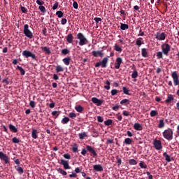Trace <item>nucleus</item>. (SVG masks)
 Instances as JSON below:
<instances>
[{"instance_id":"nucleus-12","label":"nucleus","mask_w":179,"mask_h":179,"mask_svg":"<svg viewBox=\"0 0 179 179\" xmlns=\"http://www.w3.org/2000/svg\"><path fill=\"white\" fill-rule=\"evenodd\" d=\"M64 168V170H69L71 169V166L69 165V162L67 160L61 159L60 163Z\"/></svg>"},{"instance_id":"nucleus-47","label":"nucleus","mask_w":179,"mask_h":179,"mask_svg":"<svg viewBox=\"0 0 179 179\" xmlns=\"http://www.w3.org/2000/svg\"><path fill=\"white\" fill-rule=\"evenodd\" d=\"M157 115H158L157 110H151L150 113V117H155V116Z\"/></svg>"},{"instance_id":"nucleus-57","label":"nucleus","mask_w":179,"mask_h":179,"mask_svg":"<svg viewBox=\"0 0 179 179\" xmlns=\"http://www.w3.org/2000/svg\"><path fill=\"white\" fill-rule=\"evenodd\" d=\"M94 21H95V22H96V24H98V23H99V22H101V21H102V19L100 18V17H95L94 18Z\"/></svg>"},{"instance_id":"nucleus-14","label":"nucleus","mask_w":179,"mask_h":179,"mask_svg":"<svg viewBox=\"0 0 179 179\" xmlns=\"http://www.w3.org/2000/svg\"><path fill=\"white\" fill-rule=\"evenodd\" d=\"M121 64H122V59L121 57H117L116 59V62L115 63V69H119L121 66Z\"/></svg>"},{"instance_id":"nucleus-35","label":"nucleus","mask_w":179,"mask_h":179,"mask_svg":"<svg viewBox=\"0 0 179 179\" xmlns=\"http://www.w3.org/2000/svg\"><path fill=\"white\" fill-rule=\"evenodd\" d=\"M116 163L117 164V166H121V164L122 163V160L120 156H116Z\"/></svg>"},{"instance_id":"nucleus-33","label":"nucleus","mask_w":179,"mask_h":179,"mask_svg":"<svg viewBox=\"0 0 179 179\" xmlns=\"http://www.w3.org/2000/svg\"><path fill=\"white\" fill-rule=\"evenodd\" d=\"M141 55H142L143 57H148V52H147V50L145 48H143L141 50Z\"/></svg>"},{"instance_id":"nucleus-62","label":"nucleus","mask_w":179,"mask_h":179,"mask_svg":"<svg viewBox=\"0 0 179 179\" xmlns=\"http://www.w3.org/2000/svg\"><path fill=\"white\" fill-rule=\"evenodd\" d=\"M73 8H75V9H78V2H77V1H74V2L73 3Z\"/></svg>"},{"instance_id":"nucleus-61","label":"nucleus","mask_w":179,"mask_h":179,"mask_svg":"<svg viewBox=\"0 0 179 179\" xmlns=\"http://www.w3.org/2000/svg\"><path fill=\"white\" fill-rule=\"evenodd\" d=\"M36 4L39 5V6H43L45 4V2L40 0H36Z\"/></svg>"},{"instance_id":"nucleus-38","label":"nucleus","mask_w":179,"mask_h":179,"mask_svg":"<svg viewBox=\"0 0 179 179\" xmlns=\"http://www.w3.org/2000/svg\"><path fill=\"white\" fill-rule=\"evenodd\" d=\"M129 164H130V166H136L138 162L134 159H131L129 160Z\"/></svg>"},{"instance_id":"nucleus-21","label":"nucleus","mask_w":179,"mask_h":179,"mask_svg":"<svg viewBox=\"0 0 179 179\" xmlns=\"http://www.w3.org/2000/svg\"><path fill=\"white\" fill-rule=\"evenodd\" d=\"M174 96L172 94H168L167 99L165 100V103H170L171 102L173 101Z\"/></svg>"},{"instance_id":"nucleus-54","label":"nucleus","mask_w":179,"mask_h":179,"mask_svg":"<svg viewBox=\"0 0 179 179\" xmlns=\"http://www.w3.org/2000/svg\"><path fill=\"white\" fill-rule=\"evenodd\" d=\"M117 93H118V91L117 90V89H113L110 91V94H111L112 96L117 95Z\"/></svg>"},{"instance_id":"nucleus-48","label":"nucleus","mask_w":179,"mask_h":179,"mask_svg":"<svg viewBox=\"0 0 179 179\" xmlns=\"http://www.w3.org/2000/svg\"><path fill=\"white\" fill-rule=\"evenodd\" d=\"M56 15H57V17L59 18L63 17H64V12L61 11V10H58L56 12Z\"/></svg>"},{"instance_id":"nucleus-22","label":"nucleus","mask_w":179,"mask_h":179,"mask_svg":"<svg viewBox=\"0 0 179 179\" xmlns=\"http://www.w3.org/2000/svg\"><path fill=\"white\" fill-rule=\"evenodd\" d=\"M115 51L121 53L122 52V46L115 43L114 46Z\"/></svg>"},{"instance_id":"nucleus-52","label":"nucleus","mask_w":179,"mask_h":179,"mask_svg":"<svg viewBox=\"0 0 179 179\" xmlns=\"http://www.w3.org/2000/svg\"><path fill=\"white\" fill-rule=\"evenodd\" d=\"M69 117L70 118H71V119H74V118H76L77 115H76V113H70L69 114Z\"/></svg>"},{"instance_id":"nucleus-40","label":"nucleus","mask_w":179,"mask_h":179,"mask_svg":"<svg viewBox=\"0 0 179 179\" xmlns=\"http://www.w3.org/2000/svg\"><path fill=\"white\" fill-rule=\"evenodd\" d=\"M17 69H18L20 71L21 75H24L25 74V71L22 66H17Z\"/></svg>"},{"instance_id":"nucleus-20","label":"nucleus","mask_w":179,"mask_h":179,"mask_svg":"<svg viewBox=\"0 0 179 179\" xmlns=\"http://www.w3.org/2000/svg\"><path fill=\"white\" fill-rule=\"evenodd\" d=\"M15 169L20 175L23 174V173L24 172V169L22 167H20V165H15Z\"/></svg>"},{"instance_id":"nucleus-4","label":"nucleus","mask_w":179,"mask_h":179,"mask_svg":"<svg viewBox=\"0 0 179 179\" xmlns=\"http://www.w3.org/2000/svg\"><path fill=\"white\" fill-rule=\"evenodd\" d=\"M22 56L25 57L26 59H28V57H31L32 59L37 60V57H36L35 54L30 52V50H23Z\"/></svg>"},{"instance_id":"nucleus-34","label":"nucleus","mask_w":179,"mask_h":179,"mask_svg":"<svg viewBox=\"0 0 179 179\" xmlns=\"http://www.w3.org/2000/svg\"><path fill=\"white\" fill-rule=\"evenodd\" d=\"M164 127H165V123L164 122V119H161L158 124V128L162 129V128H164Z\"/></svg>"},{"instance_id":"nucleus-27","label":"nucleus","mask_w":179,"mask_h":179,"mask_svg":"<svg viewBox=\"0 0 179 179\" xmlns=\"http://www.w3.org/2000/svg\"><path fill=\"white\" fill-rule=\"evenodd\" d=\"M55 71L57 73H59V72H64V69L62 66L61 65H57L56 67H55Z\"/></svg>"},{"instance_id":"nucleus-49","label":"nucleus","mask_w":179,"mask_h":179,"mask_svg":"<svg viewBox=\"0 0 179 179\" xmlns=\"http://www.w3.org/2000/svg\"><path fill=\"white\" fill-rule=\"evenodd\" d=\"M139 165H140V167L142 168V169H148V166L143 161H141L140 162Z\"/></svg>"},{"instance_id":"nucleus-2","label":"nucleus","mask_w":179,"mask_h":179,"mask_svg":"<svg viewBox=\"0 0 179 179\" xmlns=\"http://www.w3.org/2000/svg\"><path fill=\"white\" fill-rule=\"evenodd\" d=\"M77 39L79 40L78 44L80 46H84L89 43V40H87L85 36L81 32L77 34Z\"/></svg>"},{"instance_id":"nucleus-8","label":"nucleus","mask_w":179,"mask_h":179,"mask_svg":"<svg viewBox=\"0 0 179 179\" xmlns=\"http://www.w3.org/2000/svg\"><path fill=\"white\" fill-rule=\"evenodd\" d=\"M171 77L173 80L174 85H179L178 75L177 74V71H173L171 74Z\"/></svg>"},{"instance_id":"nucleus-50","label":"nucleus","mask_w":179,"mask_h":179,"mask_svg":"<svg viewBox=\"0 0 179 179\" xmlns=\"http://www.w3.org/2000/svg\"><path fill=\"white\" fill-rule=\"evenodd\" d=\"M12 141L15 144H19V143H20V140L19 138H16V137L13 138Z\"/></svg>"},{"instance_id":"nucleus-18","label":"nucleus","mask_w":179,"mask_h":179,"mask_svg":"<svg viewBox=\"0 0 179 179\" xmlns=\"http://www.w3.org/2000/svg\"><path fill=\"white\" fill-rule=\"evenodd\" d=\"M66 39L69 43H72L74 39V36L71 33H69V35L66 37Z\"/></svg>"},{"instance_id":"nucleus-41","label":"nucleus","mask_w":179,"mask_h":179,"mask_svg":"<svg viewBox=\"0 0 179 179\" xmlns=\"http://www.w3.org/2000/svg\"><path fill=\"white\" fill-rule=\"evenodd\" d=\"M122 91H123L124 94H126V95H131V93H129V89L127 88L126 87H122Z\"/></svg>"},{"instance_id":"nucleus-28","label":"nucleus","mask_w":179,"mask_h":179,"mask_svg":"<svg viewBox=\"0 0 179 179\" xmlns=\"http://www.w3.org/2000/svg\"><path fill=\"white\" fill-rule=\"evenodd\" d=\"M131 101L129 99H123L120 101V104H122V106H128V104H130Z\"/></svg>"},{"instance_id":"nucleus-7","label":"nucleus","mask_w":179,"mask_h":179,"mask_svg":"<svg viewBox=\"0 0 179 179\" xmlns=\"http://www.w3.org/2000/svg\"><path fill=\"white\" fill-rule=\"evenodd\" d=\"M167 37V34L164 32H157L155 35V38L158 41H164L166 38Z\"/></svg>"},{"instance_id":"nucleus-43","label":"nucleus","mask_w":179,"mask_h":179,"mask_svg":"<svg viewBox=\"0 0 179 179\" xmlns=\"http://www.w3.org/2000/svg\"><path fill=\"white\" fill-rule=\"evenodd\" d=\"M59 115V110H53V112H52V115L55 116V119H57Z\"/></svg>"},{"instance_id":"nucleus-1","label":"nucleus","mask_w":179,"mask_h":179,"mask_svg":"<svg viewBox=\"0 0 179 179\" xmlns=\"http://www.w3.org/2000/svg\"><path fill=\"white\" fill-rule=\"evenodd\" d=\"M173 130L172 129H170V127L164 130L162 133L164 138L169 141H172L173 139Z\"/></svg>"},{"instance_id":"nucleus-37","label":"nucleus","mask_w":179,"mask_h":179,"mask_svg":"<svg viewBox=\"0 0 179 179\" xmlns=\"http://www.w3.org/2000/svg\"><path fill=\"white\" fill-rule=\"evenodd\" d=\"M70 121V118L68 117H64L62 120V123L63 124H66L67 123H69Z\"/></svg>"},{"instance_id":"nucleus-16","label":"nucleus","mask_w":179,"mask_h":179,"mask_svg":"<svg viewBox=\"0 0 179 179\" xmlns=\"http://www.w3.org/2000/svg\"><path fill=\"white\" fill-rule=\"evenodd\" d=\"M93 169L96 171V172H99V171H103V166L101 164H95V165H93Z\"/></svg>"},{"instance_id":"nucleus-53","label":"nucleus","mask_w":179,"mask_h":179,"mask_svg":"<svg viewBox=\"0 0 179 179\" xmlns=\"http://www.w3.org/2000/svg\"><path fill=\"white\" fill-rule=\"evenodd\" d=\"M157 57L158 59H163V53L162 52H157Z\"/></svg>"},{"instance_id":"nucleus-58","label":"nucleus","mask_w":179,"mask_h":179,"mask_svg":"<svg viewBox=\"0 0 179 179\" xmlns=\"http://www.w3.org/2000/svg\"><path fill=\"white\" fill-rule=\"evenodd\" d=\"M70 178H76L78 175L76 173H72L71 175L69 176Z\"/></svg>"},{"instance_id":"nucleus-32","label":"nucleus","mask_w":179,"mask_h":179,"mask_svg":"<svg viewBox=\"0 0 179 179\" xmlns=\"http://www.w3.org/2000/svg\"><path fill=\"white\" fill-rule=\"evenodd\" d=\"M120 29L127 30L129 29V25L127 24L120 23Z\"/></svg>"},{"instance_id":"nucleus-25","label":"nucleus","mask_w":179,"mask_h":179,"mask_svg":"<svg viewBox=\"0 0 179 179\" xmlns=\"http://www.w3.org/2000/svg\"><path fill=\"white\" fill-rule=\"evenodd\" d=\"M41 50L47 53V55H51V50L49 48H47V46H42Z\"/></svg>"},{"instance_id":"nucleus-10","label":"nucleus","mask_w":179,"mask_h":179,"mask_svg":"<svg viewBox=\"0 0 179 179\" xmlns=\"http://www.w3.org/2000/svg\"><path fill=\"white\" fill-rule=\"evenodd\" d=\"M0 159L1 160H3L5 164H9V158L8 157L3 153V152H0Z\"/></svg>"},{"instance_id":"nucleus-44","label":"nucleus","mask_w":179,"mask_h":179,"mask_svg":"<svg viewBox=\"0 0 179 179\" xmlns=\"http://www.w3.org/2000/svg\"><path fill=\"white\" fill-rule=\"evenodd\" d=\"M131 142H132V140L130 138H126L124 139V143L125 145H131Z\"/></svg>"},{"instance_id":"nucleus-45","label":"nucleus","mask_w":179,"mask_h":179,"mask_svg":"<svg viewBox=\"0 0 179 179\" xmlns=\"http://www.w3.org/2000/svg\"><path fill=\"white\" fill-rule=\"evenodd\" d=\"M112 124H113L112 119H108V120L104 121V124L106 125L107 127H109V125H111Z\"/></svg>"},{"instance_id":"nucleus-15","label":"nucleus","mask_w":179,"mask_h":179,"mask_svg":"<svg viewBox=\"0 0 179 179\" xmlns=\"http://www.w3.org/2000/svg\"><path fill=\"white\" fill-rule=\"evenodd\" d=\"M92 101L93 103H96L97 106H101L103 104V101L97 99V97H92Z\"/></svg>"},{"instance_id":"nucleus-3","label":"nucleus","mask_w":179,"mask_h":179,"mask_svg":"<svg viewBox=\"0 0 179 179\" xmlns=\"http://www.w3.org/2000/svg\"><path fill=\"white\" fill-rule=\"evenodd\" d=\"M23 34L25 35V37H27L29 39H31L34 38L33 33L31 32V31H30L28 24H25L24 25Z\"/></svg>"},{"instance_id":"nucleus-17","label":"nucleus","mask_w":179,"mask_h":179,"mask_svg":"<svg viewBox=\"0 0 179 179\" xmlns=\"http://www.w3.org/2000/svg\"><path fill=\"white\" fill-rule=\"evenodd\" d=\"M134 129H136V131H142L143 127L142 124H140L138 122L134 123Z\"/></svg>"},{"instance_id":"nucleus-46","label":"nucleus","mask_w":179,"mask_h":179,"mask_svg":"<svg viewBox=\"0 0 179 179\" xmlns=\"http://www.w3.org/2000/svg\"><path fill=\"white\" fill-rule=\"evenodd\" d=\"M106 85L104 86L103 88H104L105 90H110V81H109L108 80H107V81L106 82Z\"/></svg>"},{"instance_id":"nucleus-24","label":"nucleus","mask_w":179,"mask_h":179,"mask_svg":"<svg viewBox=\"0 0 179 179\" xmlns=\"http://www.w3.org/2000/svg\"><path fill=\"white\" fill-rule=\"evenodd\" d=\"M71 57H65L63 59V62L65 65L69 66L71 62Z\"/></svg>"},{"instance_id":"nucleus-42","label":"nucleus","mask_w":179,"mask_h":179,"mask_svg":"<svg viewBox=\"0 0 179 179\" xmlns=\"http://www.w3.org/2000/svg\"><path fill=\"white\" fill-rule=\"evenodd\" d=\"M70 50L67 48H64L62 50V54L64 55H69Z\"/></svg>"},{"instance_id":"nucleus-51","label":"nucleus","mask_w":179,"mask_h":179,"mask_svg":"<svg viewBox=\"0 0 179 179\" xmlns=\"http://www.w3.org/2000/svg\"><path fill=\"white\" fill-rule=\"evenodd\" d=\"M38 9L43 13H46L45 7L43 6H39Z\"/></svg>"},{"instance_id":"nucleus-26","label":"nucleus","mask_w":179,"mask_h":179,"mask_svg":"<svg viewBox=\"0 0 179 179\" xmlns=\"http://www.w3.org/2000/svg\"><path fill=\"white\" fill-rule=\"evenodd\" d=\"M142 40H143L142 37L138 38V39H136V45L137 46L141 47L142 45V44H144V43L142 41Z\"/></svg>"},{"instance_id":"nucleus-29","label":"nucleus","mask_w":179,"mask_h":179,"mask_svg":"<svg viewBox=\"0 0 179 179\" xmlns=\"http://www.w3.org/2000/svg\"><path fill=\"white\" fill-rule=\"evenodd\" d=\"M76 110L77 112H78V113H82L83 111L84 110V108L82 107L81 105H77V106H76Z\"/></svg>"},{"instance_id":"nucleus-64","label":"nucleus","mask_w":179,"mask_h":179,"mask_svg":"<svg viewBox=\"0 0 179 179\" xmlns=\"http://www.w3.org/2000/svg\"><path fill=\"white\" fill-rule=\"evenodd\" d=\"M63 157L65 158V159H71V155L69 154H64L63 155Z\"/></svg>"},{"instance_id":"nucleus-59","label":"nucleus","mask_w":179,"mask_h":179,"mask_svg":"<svg viewBox=\"0 0 179 179\" xmlns=\"http://www.w3.org/2000/svg\"><path fill=\"white\" fill-rule=\"evenodd\" d=\"M21 10H22V13H27V12H28V10L24 6H21Z\"/></svg>"},{"instance_id":"nucleus-60","label":"nucleus","mask_w":179,"mask_h":179,"mask_svg":"<svg viewBox=\"0 0 179 179\" xmlns=\"http://www.w3.org/2000/svg\"><path fill=\"white\" fill-rule=\"evenodd\" d=\"M96 119H97L98 122L103 123V119L101 116H97Z\"/></svg>"},{"instance_id":"nucleus-23","label":"nucleus","mask_w":179,"mask_h":179,"mask_svg":"<svg viewBox=\"0 0 179 179\" xmlns=\"http://www.w3.org/2000/svg\"><path fill=\"white\" fill-rule=\"evenodd\" d=\"M8 128L11 132L17 133V128L13 124H9Z\"/></svg>"},{"instance_id":"nucleus-13","label":"nucleus","mask_w":179,"mask_h":179,"mask_svg":"<svg viewBox=\"0 0 179 179\" xmlns=\"http://www.w3.org/2000/svg\"><path fill=\"white\" fill-rule=\"evenodd\" d=\"M93 57H103L104 54L103 53V50H93L92 51Z\"/></svg>"},{"instance_id":"nucleus-5","label":"nucleus","mask_w":179,"mask_h":179,"mask_svg":"<svg viewBox=\"0 0 179 179\" xmlns=\"http://www.w3.org/2000/svg\"><path fill=\"white\" fill-rule=\"evenodd\" d=\"M108 57H104L102 61L96 62L95 64L96 68H99V66H101L102 68H106L107 64L109 60Z\"/></svg>"},{"instance_id":"nucleus-63","label":"nucleus","mask_w":179,"mask_h":179,"mask_svg":"<svg viewBox=\"0 0 179 179\" xmlns=\"http://www.w3.org/2000/svg\"><path fill=\"white\" fill-rule=\"evenodd\" d=\"M67 23V19L63 18L62 19V25H65Z\"/></svg>"},{"instance_id":"nucleus-36","label":"nucleus","mask_w":179,"mask_h":179,"mask_svg":"<svg viewBox=\"0 0 179 179\" xmlns=\"http://www.w3.org/2000/svg\"><path fill=\"white\" fill-rule=\"evenodd\" d=\"M78 150V146L77 143H73V145L72 147V151L74 153H77Z\"/></svg>"},{"instance_id":"nucleus-31","label":"nucleus","mask_w":179,"mask_h":179,"mask_svg":"<svg viewBox=\"0 0 179 179\" xmlns=\"http://www.w3.org/2000/svg\"><path fill=\"white\" fill-rule=\"evenodd\" d=\"M163 157L165 158L167 162H171V156L167 154V152H164Z\"/></svg>"},{"instance_id":"nucleus-9","label":"nucleus","mask_w":179,"mask_h":179,"mask_svg":"<svg viewBox=\"0 0 179 179\" xmlns=\"http://www.w3.org/2000/svg\"><path fill=\"white\" fill-rule=\"evenodd\" d=\"M154 147L156 150H160L163 148L162 141L160 140H154Z\"/></svg>"},{"instance_id":"nucleus-56","label":"nucleus","mask_w":179,"mask_h":179,"mask_svg":"<svg viewBox=\"0 0 179 179\" xmlns=\"http://www.w3.org/2000/svg\"><path fill=\"white\" fill-rule=\"evenodd\" d=\"M2 83H5L6 85H8L10 83V82L8 81V78H3Z\"/></svg>"},{"instance_id":"nucleus-55","label":"nucleus","mask_w":179,"mask_h":179,"mask_svg":"<svg viewBox=\"0 0 179 179\" xmlns=\"http://www.w3.org/2000/svg\"><path fill=\"white\" fill-rule=\"evenodd\" d=\"M132 78H138V72L137 71H134L131 75Z\"/></svg>"},{"instance_id":"nucleus-19","label":"nucleus","mask_w":179,"mask_h":179,"mask_svg":"<svg viewBox=\"0 0 179 179\" xmlns=\"http://www.w3.org/2000/svg\"><path fill=\"white\" fill-rule=\"evenodd\" d=\"M39 131L36 129H32L31 131V137L33 138H34L35 140H36V138H38V134Z\"/></svg>"},{"instance_id":"nucleus-39","label":"nucleus","mask_w":179,"mask_h":179,"mask_svg":"<svg viewBox=\"0 0 179 179\" xmlns=\"http://www.w3.org/2000/svg\"><path fill=\"white\" fill-rule=\"evenodd\" d=\"M57 172L60 173L62 176H67V172L64 171V169L59 168L57 169Z\"/></svg>"},{"instance_id":"nucleus-6","label":"nucleus","mask_w":179,"mask_h":179,"mask_svg":"<svg viewBox=\"0 0 179 179\" xmlns=\"http://www.w3.org/2000/svg\"><path fill=\"white\" fill-rule=\"evenodd\" d=\"M170 50H171V46L169 44L165 43L162 45V50L164 55L168 56Z\"/></svg>"},{"instance_id":"nucleus-11","label":"nucleus","mask_w":179,"mask_h":179,"mask_svg":"<svg viewBox=\"0 0 179 179\" xmlns=\"http://www.w3.org/2000/svg\"><path fill=\"white\" fill-rule=\"evenodd\" d=\"M86 150H87V151H89L90 153H91V155H90L91 157H92V155H93V157H97V154H96V150H94V148H92V146H90V145H87V146H86Z\"/></svg>"},{"instance_id":"nucleus-30","label":"nucleus","mask_w":179,"mask_h":179,"mask_svg":"<svg viewBox=\"0 0 179 179\" xmlns=\"http://www.w3.org/2000/svg\"><path fill=\"white\" fill-rule=\"evenodd\" d=\"M85 137H87V133L85 131H83V133L78 134V138L80 140H84Z\"/></svg>"}]
</instances>
